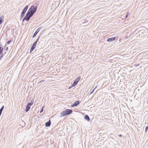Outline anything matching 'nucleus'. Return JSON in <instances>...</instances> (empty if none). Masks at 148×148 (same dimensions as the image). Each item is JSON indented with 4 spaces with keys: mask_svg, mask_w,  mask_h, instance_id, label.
<instances>
[{
    "mask_svg": "<svg viewBox=\"0 0 148 148\" xmlns=\"http://www.w3.org/2000/svg\"><path fill=\"white\" fill-rule=\"evenodd\" d=\"M37 9V6H34V5H32L28 10L24 17L27 20V21H28L30 18L36 12Z\"/></svg>",
    "mask_w": 148,
    "mask_h": 148,
    "instance_id": "f257e3e1",
    "label": "nucleus"
},
{
    "mask_svg": "<svg viewBox=\"0 0 148 148\" xmlns=\"http://www.w3.org/2000/svg\"><path fill=\"white\" fill-rule=\"evenodd\" d=\"M73 112L71 109H66L60 113V116L64 117L71 114Z\"/></svg>",
    "mask_w": 148,
    "mask_h": 148,
    "instance_id": "f03ea898",
    "label": "nucleus"
},
{
    "mask_svg": "<svg viewBox=\"0 0 148 148\" xmlns=\"http://www.w3.org/2000/svg\"><path fill=\"white\" fill-rule=\"evenodd\" d=\"M0 54L1 55V59H2L3 57L5 54L6 53V51H5L4 53L3 52L4 47H3V46L2 43H0Z\"/></svg>",
    "mask_w": 148,
    "mask_h": 148,
    "instance_id": "7ed1b4c3",
    "label": "nucleus"
},
{
    "mask_svg": "<svg viewBox=\"0 0 148 148\" xmlns=\"http://www.w3.org/2000/svg\"><path fill=\"white\" fill-rule=\"evenodd\" d=\"M28 7L29 6L28 5H26L24 7L21 13V14L22 15H23L24 16L25 15V14L27 10Z\"/></svg>",
    "mask_w": 148,
    "mask_h": 148,
    "instance_id": "20e7f679",
    "label": "nucleus"
},
{
    "mask_svg": "<svg viewBox=\"0 0 148 148\" xmlns=\"http://www.w3.org/2000/svg\"><path fill=\"white\" fill-rule=\"evenodd\" d=\"M80 103V101L79 100H77L73 104L71 105V107H74L76 106L79 105Z\"/></svg>",
    "mask_w": 148,
    "mask_h": 148,
    "instance_id": "39448f33",
    "label": "nucleus"
},
{
    "mask_svg": "<svg viewBox=\"0 0 148 148\" xmlns=\"http://www.w3.org/2000/svg\"><path fill=\"white\" fill-rule=\"evenodd\" d=\"M116 38L117 37H116L109 38L107 39V41L108 42H112L115 40Z\"/></svg>",
    "mask_w": 148,
    "mask_h": 148,
    "instance_id": "423d86ee",
    "label": "nucleus"
},
{
    "mask_svg": "<svg viewBox=\"0 0 148 148\" xmlns=\"http://www.w3.org/2000/svg\"><path fill=\"white\" fill-rule=\"evenodd\" d=\"M51 125V121L50 120H49L48 121L45 123V126L46 127H49Z\"/></svg>",
    "mask_w": 148,
    "mask_h": 148,
    "instance_id": "0eeeda50",
    "label": "nucleus"
},
{
    "mask_svg": "<svg viewBox=\"0 0 148 148\" xmlns=\"http://www.w3.org/2000/svg\"><path fill=\"white\" fill-rule=\"evenodd\" d=\"M84 119L88 121H90V118L87 114H86L85 116L84 117Z\"/></svg>",
    "mask_w": 148,
    "mask_h": 148,
    "instance_id": "6e6552de",
    "label": "nucleus"
},
{
    "mask_svg": "<svg viewBox=\"0 0 148 148\" xmlns=\"http://www.w3.org/2000/svg\"><path fill=\"white\" fill-rule=\"evenodd\" d=\"M30 106L27 104L26 107V109L25 110V111L26 112H28L30 110Z\"/></svg>",
    "mask_w": 148,
    "mask_h": 148,
    "instance_id": "1a4fd4ad",
    "label": "nucleus"
},
{
    "mask_svg": "<svg viewBox=\"0 0 148 148\" xmlns=\"http://www.w3.org/2000/svg\"><path fill=\"white\" fill-rule=\"evenodd\" d=\"M39 29L38 30V29H37L36 32H35V33H34L33 35L32 38H34L35 37L37 34L39 32Z\"/></svg>",
    "mask_w": 148,
    "mask_h": 148,
    "instance_id": "9d476101",
    "label": "nucleus"
},
{
    "mask_svg": "<svg viewBox=\"0 0 148 148\" xmlns=\"http://www.w3.org/2000/svg\"><path fill=\"white\" fill-rule=\"evenodd\" d=\"M78 82L76 80H75L72 84V86H75L78 83Z\"/></svg>",
    "mask_w": 148,
    "mask_h": 148,
    "instance_id": "9b49d317",
    "label": "nucleus"
},
{
    "mask_svg": "<svg viewBox=\"0 0 148 148\" xmlns=\"http://www.w3.org/2000/svg\"><path fill=\"white\" fill-rule=\"evenodd\" d=\"M34 102V100L33 99H32L31 100V101L30 103H27V104H28V105H29V106H32Z\"/></svg>",
    "mask_w": 148,
    "mask_h": 148,
    "instance_id": "f8f14e48",
    "label": "nucleus"
},
{
    "mask_svg": "<svg viewBox=\"0 0 148 148\" xmlns=\"http://www.w3.org/2000/svg\"><path fill=\"white\" fill-rule=\"evenodd\" d=\"M37 42L36 41H35L33 44L32 46V47H33L35 48L36 47V46L37 43Z\"/></svg>",
    "mask_w": 148,
    "mask_h": 148,
    "instance_id": "ddd939ff",
    "label": "nucleus"
},
{
    "mask_svg": "<svg viewBox=\"0 0 148 148\" xmlns=\"http://www.w3.org/2000/svg\"><path fill=\"white\" fill-rule=\"evenodd\" d=\"M37 42L36 41H35L33 44L32 46V47H33L35 48L36 47V46L37 43Z\"/></svg>",
    "mask_w": 148,
    "mask_h": 148,
    "instance_id": "4468645a",
    "label": "nucleus"
},
{
    "mask_svg": "<svg viewBox=\"0 0 148 148\" xmlns=\"http://www.w3.org/2000/svg\"><path fill=\"white\" fill-rule=\"evenodd\" d=\"M37 42L36 41H35L33 44L32 46V47H33L35 48L36 47V46L37 43Z\"/></svg>",
    "mask_w": 148,
    "mask_h": 148,
    "instance_id": "2eb2a0df",
    "label": "nucleus"
},
{
    "mask_svg": "<svg viewBox=\"0 0 148 148\" xmlns=\"http://www.w3.org/2000/svg\"><path fill=\"white\" fill-rule=\"evenodd\" d=\"M45 81V80H42L40 82H38V84H39V83H41V84H45V83H43V82Z\"/></svg>",
    "mask_w": 148,
    "mask_h": 148,
    "instance_id": "dca6fc26",
    "label": "nucleus"
},
{
    "mask_svg": "<svg viewBox=\"0 0 148 148\" xmlns=\"http://www.w3.org/2000/svg\"><path fill=\"white\" fill-rule=\"evenodd\" d=\"M4 106H3L0 109V113L2 114V112L4 108Z\"/></svg>",
    "mask_w": 148,
    "mask_h": 148,
    "instance_id": "f3484780",
    "label": "nucleus"
},
{
    "mask_svg": "<svg viewBox=\"0 0 148 148\" xmlns=\"http://www.w3.org/2000/svg\"><path fill=\"white\" fill-rule=\"evenodd\" d=\"M12 41L13 40L12 39H10V40H9L7 42V44L8 45H9L11 42H12Z\"/></svg>",
    "mask_w": 148,
    "mask_h": 148,
    "instance_id": "a211bd4d",
    "label": "nucleus"
},
{
    "mask_svg": "<svg viewBox=\"0 0 148 148\" xmlns=\"http://www.w3.org/2000/svg\"><path fill=\"white\" fill-rule=\"evenodd\" d=\"M35 48L33 47H31L30 51V53H31V52H32V51L35 49Z\"/></svg>",
    "mask_w": 148,
    "mask_h": 148,
    "instance_id": "6ab92c4d",
    "label": "nucleus"
},
{
    "mask_svg": "<svg viewBox=\"0 0 148 148\" xmlns=\"http://www.w3.org/2000/svg\"><path fill=\"white\" fill-rule=\"evenodd\" d=\"M80 79H81V77L79 76L78 77H77V79H76L75 80H76L78 82L80 80Z\"/></svg>",
    "mask_w": 148,
    "mask_h": 148,
    "instance_id": "aec40b11",
    "label": "nucleus"
},
{
    "mask_svg": "<svg viewBox=\"0 0 148 148\" xmlns=\"http://www.w3.org/2000/svg\"><path fill=\"white\" fill-rule=\"evenodd\" d=\"M3 21V18L1 17H0V25L2 23Z\"/></svg>",
    "mask_w": 148,
    "mask_h": 148,
    "instance_id": "412c9836",
    "label": "nucleus"
},
{
    "mask_svg": "<svg viewBox=\"0 0 148 148\" xmlns=\"http://www.w3.org/2000/svg\"><path fill=\"white\" fill-rule=\"evenodd\" d=\"M44 107V106H43L42 107V108L40 110V113H42L43 111Z\"/></svg>",
    "mask_w": 148,
    "mask_h": 148,
    "instance_id": "4be33fe9",
    "label": "nucleus"
},
{
    "mask_svg": "<svg viewBox=\"0 0 148 148\" xmlns=\"http://www.w3.org/2000/svg\"><path fill=\"white\" fill-rule=\"evenodd\" d=\"M148 129V125L147 126L145 127V132H146L147 131Z\"/></svg>",
    "mask_w": 148,
    "mask_h": 148,
    "instance_id": "5701e85b",
    "label": "nucleus"
},
{
    "mask_svg": "<svg viewBox=\"0 0 148 148\" xmlns=\"http://www.w3.org/2000/svg\"><path fill=\"white\" fill-rule=\"evenodd\" d=\"M24 16L22 15L21 14L20 18V21H21L22 19V18Z\"/></svg>",
    "mask_w": 148,
    "mask_h": 148,
    "instance_id": "b1692460",
    "label": "nucleus"
},
{
    "mask_svg": "<svg viewBox=\"0 0 148 148\" xmlns=\"http://www.w3.org/2000/svg\"><path fill=\"white\" fill-rule=\"evenodd\" d=\"M95 90V88H94L91 91V92H90V94H92V93H93V92H94V91Z\"/></svg>",
    "mask_w": 148,
    "mask_h": 148,
    "instance_id": "393cba45",
    "label": "nucleus"
},
{
    "mask_svg": "<svg viewBox=\"0 0 148 148\" xmlns=\"http://www.w3.org/2000/svg\"><path fill=\"white\" fill-rule=\"evenodd\" d=\"M129 15V13L128 12L127 14L125 16V18H127L128 17Z\"/></svg>",
    "mask_w": 148,
    "mask_h": 148,
    "instance_id": "a878e982",
    "label": "nucleus"
},
{
    "mask_svg": "<svg viewBox=\"0 0 148 148\" xmlns=\"http://www.w3.org/2000/svg\"><path fill=\"white\" fill-rule=\"evenodd\" d=\"M42 29V27H39L37 29H38H38H39V31L40 30V29Z\"/></svg>",
    "mask_w": 148,
    "mask_h": 148,
    "instance_id": "bb28decb",
    "label": "nucleus"
},
{
    "mask_svg": "<svg viewBox=\"0 0 148 148\" xmlns=\"http://www.w3.org/2000/svg\"><path fill=\"white\" fill-rule=\"evenodd\" d=\"M40 36H39L38 38L36 39V41L37 42H38L39 40V39L40 38Z\"/></svg>",
    "mask_w": 148,
    "mask_h": 148,
    "instance_id": "cd10ccee",
    "label": "nucleus"
},
{
    "mask_svg": "<svg viewBox=\"0 0 148 148\" xmlns=\"http://www.w3.org/2000/svg\"><path fill=\"white\" fill-rule=\"evenodd\" d=\"M25 20L27 21V20L25 19V17H24L22 20V22H23Z\"/></svg>",
    "mask_w": 148,
    "mask_h": 148,
    "instance_id": "c85d7f7f",
    "label": "nucleus"
},
{
    "mask_svg": "<svg viewBox=\"0 0 148 148\" xmlns=\"http://www.w3.org/2000/svg\"><path fill=\"white\" fill-rule=\"evenodd\" d=\"M140 64L139 63V64H135L134 65L135 66H136V67H137V66H139V65Z\"/></svg>",
    "mask_w": 148,
    "mask_h": 148,
    "instance_id": "c756f323",
    "label": "nucleus"
},
{
    "mask_svg": "<svg viewBox=\"0 0 148 148\" xmlns=\"http://www.w3.org/2000/svg\"><path fill=\"white\" fill-rule=\"evenodd\" d=\"M74 87V86H72V85L71 86H69V88H68V89H71V88L72 87Z\"/></svg>",
    "mask_w": 148,
    "mask_h": 148,
    "instance_id": "7c9ffc66",
    "label": "nucleus"
},
{
    "mask_svg": "<svg viewBox=\"0 0 148 148\" xmlns=\"http://www.w3.org/2000/svg\"><path fill=\"white\" fill-rule=\"evenodd\" d=\"M8 49V47H6V48L5 49V50L6 51H7Z\"/></svg>",
    "mask_w": 148,
    "mask_h": 148,
    "instance_id": "2f4dec72",
    "label": "nucleus"
},
{
    "mask_svg": "<svg viewBox=\"0 0 148 148\" xmlns=\"http://www.w3.org/2000/svg\"><path fill=\"white\" fill-rule=\"evenodd\" d=\"M7 43H6V44L5 45V46H4V49H5V48L6 47V46H7Z\"/></svg>",
    "mask_w": 148,
    "mask_h": 148,
    "instance_id": "473e14b6",
    "label": "nucleus"
},
{
    "mask_svg": "<svg viewBox=\"0 0 148 148\" xmlns=\"http://www.w3.org/2000/svg\"><path fill=\"white\" fill-rule=\"evenodd\" d=\"M68 58L69 59H72V57H68Z\"/></svg>",
    "mask_w": 148,
    "mask_h": 148,
    "instance_id": "72a5a7b5",
    "label": "nucleus"
},
{
    "mask_svg": "<svg viewBox=\"0 0 148 148\" xmlns=\"http://www.w3.org/2000/svg\"><path fill=\"white\" fill-rule=\"evenodd\" d=\"M119 136L120 137H121L122 136V135L120 134H119Z\"/></svg>",
    "mask_w": 148,
    "mask_h": 148,
    "instance_id": "f704fd0d",
    "label": "nucleus"
},
{
    "mask_svg": "<svg viewBox=\"0 0 148 148\" xmlns=\"http://www.w3.org/2000/svg\"><path fill=\"white\" fill-rule=\"evenodd\" d=\"M97 86H96L94 88H95V89L97 88Z\"/></svg>",
    "mask_w": 148,
    "mask_h": 148,
    "instance_id": "c9c22d12",
    "label": "nucleus"
}]
</instances>
